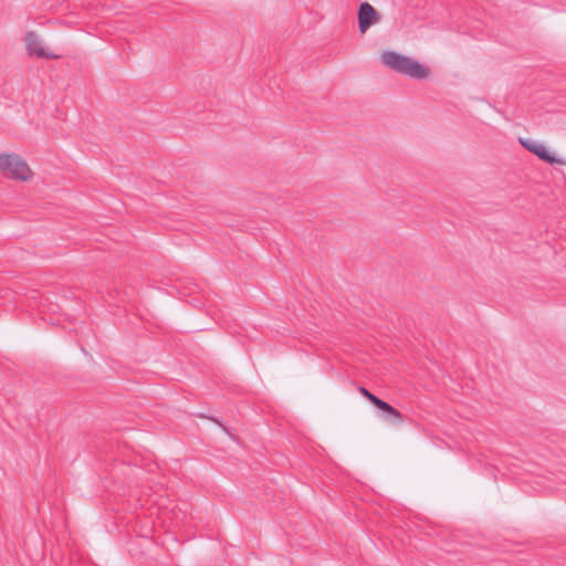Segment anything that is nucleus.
Returning a JSON list of instances; mask_svg holds the SVG:
<instances>
[{"instance_id":"obj_1","label":"nucleus","mask_w":566,"mask_h":566,"mask_svg":"<svg viewBox=\"0 0 566 566\" xmlns=\"http://www.w3.org/2000/svg\"><path fill=\"white\" fill-rule=\"evenodd\" d=\"M380 61L395 72L411 78H424L429 73L428 69L418 61L395 51H384Z\"/></svg>"},{"instance_id":"obj_2","label":"nucleus","mask_w":566,"mask_h":566,"mask_svg":"<svg viewBox=\"0 0 566 566\" xmlns=\"http://www.w3.org/2000/svg\"><path fill=\"white\" fill-rule=\"evenodd\" d=\"M0 171L8 178L18 181H29L33 172L28 163L18 154L0 153Z\"/></svg>"},{"instance_id":"obj_3","label":"nucleus","mask_w":566,"mask_h":566,"mask_svg":"<svg viewBox=\"0 0 566 566\" xmlns=\"http://www.w3.org/2000/svg\"><path fill=\"white\" fill-rule=\"evenodd\" d=\"M25 48L29 55H35L41 59L54 60L61 56L60 54L46 50L43 46L42 40L33 31H29L25 34Z\"/></svg>"},{"instance_id":"obj_4","label":"nucleus","mask_w":566,"mask_h":566,"mask_svg":"<svg viewBox=\"0 0 566 566\" xmlns=\"http://www.w3.org/2000/svg\"><path fill=\"white\" fill-rule=\"evenodd\" d=\"M379 19L378 12L370 3H360L357 12L358 29L360 33H365L373 24L377 23Z\"/></svg>"},{"instance_id":"obj_5","label":"nucleus","mask_w":566,"mask_h":566,"mask_svg":"<svg viewBox=\"0 0 566 566\" xmlns=\"http://www.w3.org/2000/svg\"><path fill=\"white\" fill-rule=\"evenodd\" d=\"M375 407L382 412V418L391 424H400L403 422L401 412L385 400L379 399Z\"/></svg>"},{"instance_id":"obj_6","label":"nucleus","mask_w":566,"mask_h":566,"mask_svg":"<svg viewBox=\"0 0 566 566\" xmlns=\"http://www.w3.org/2000/svg\"><path fill=\"white\" fill-rule=\"evenodd\" d=\"M534 155H536L541 160L547 163V164H564V160L556 158L554 155H552L545 145L542 143H538L535 147V151H533Z\"/></svg>"},{"instance_id":"obj_7","label":"nucleus","mask_w":566,"mask_h":566,"mask_svg":"<svg viewBox=\"0 0 566 566\" xmlns=\"http://www.w3.org/2000/svg\"><path fill=\"white\" fill-rule=\"evenodd\" d=\"M518 142L526 150H528L532 154L533 151H535V147L538 144V142L528 138H518Z\"/></svg>"},{"instance_id":"obj_8","label":"nucleus","mask_w":566,"mask_h":566,"mask_svg":"<svg viewBox=\"0 0 566 566\" xmlns=\"http://www.w3.org/2000/svg\"><path fill=\"white\" fill-rule=\"evenodd\" d=\"M358 391L367 399L369 400L374 406L377 403V401L380 399L373 392H370L367 388L360 386L358 388Z\"/></svg>"}]
</instances>
